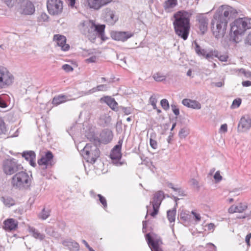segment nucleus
<instances>
[{
    "label": "nucleus",
    "instance_id": "obj_1",
    "mask_svg": "<svg viewBox=\"0 0 251 251\" xmlns=\"http://www.w3.org/2000/svg\"><path fill=\"white\" fill-rule=\"evenodd\" d=\"M232 7L222 5L216 12L211 21V29L217 39L223 37L226 32L228 21L234 12Z\"/></svg>",
    "mask_w": 251,
    "mask_h": 251
},
{
    "label": "nucleus",
    "instance_id": "obj_2",
    "mask_svg": "<svg viewBox=\"0 0 251 251\" xmlns=\"http://www.w3.org/2000/svg\"><path fill=\"white\" fill-rule=\"evenodd\" d=\"M190 14L181 10L174 15L173 25L176 34L184 40L187 39L190 29Z\"/></svg>",
    "mask_w": 251,
    "mask_h": 251
},
{
    "label": "nucleus",
    "instance_id": "obj_3",
    "mask_svg": "<svg viewBox=\"0 0 251 251\" xmlns=\"http://www.w3.org/2000/svg\"><path fill=\"white\" fill-rule=\"evenodd\" d=\"M32 178L31 175H29L25 171L21 170L12 177L11 185L15 189H27L31 185Z\"/></svg>",
    "mask_w": 251,
    "mask_h": 251
},
{
    "label": "nucleus",
    "instance_id": "obj_4",
    "mask_svg": "<svg viewBox=\"0 0 251 251\" xmlns=\"http://www.w3.org/2000/svg\"><path fill=\"white\" fill-rule=\"evenodd\" d=\"M247 23L244 18H238L230 24L229 40L235 43H239L240 36L243 35L247 29Z\"/></svg>",
    "mask_w": 251,
    "mask_h": 251
},
{
    "label": "nucleus",
    "instance_id": "obj_5",
    "mask_svg": "<svg viewBox=\"0 0 251 251\" xmlns=\"http://www.w3.org/2000/svg\"><path fill=\"white\" fill-rule=\"evenodd\" d=\"M80 153L87 162L94 164L100 156V151L98 146L88 143L81 151Z\"/></svg>",
    "mask_w": 251,
    "mask_h": 251
},
{
    "label": "nucleus",
    "instance_id": "obj_6",
    "mask_svg": "<svg viewBox=\"0 0 251 251\" xmlns=\"http://www.w3.org/2000/svg\"><path fill=\"white\" fill-rule=\"evenodd\" d=\"M23 169L22 165L13 158L7 159L3 163V172L6 175L16 174Z\"/></svg>",
    "mask_w": 251,
    "mask_h": 251
},
{
    "label": "nucleus",
    "instance_id": "obj_7",
    "mask_svg": "<svg viewBox=\"0 0 251 251\" xmlns=\"http://www.w3.org/2000/svg\"><path fill=\"white\" fill-rule=\"evenodd\" d=\"M122 142V140L119 141L118 144L115 145L112 149L109 155L112 160V163L117 167L126 164V162L125 161L121 160L122 158L121 149Z\"/></svg>",
    "mask_w": 251,
    "mask_h": 251
},
{
    "label": "nucleus",
    "instance_id": "obj_8",
    "mask_svg": "<svg viewBox=\"0 0 251 251\" xmlns=\"http://www.w3.org/2000/svg\"><path fill=\"white\" fill-rule=\"evenodd\" d=\"M94 21L88 20L82 24L80 28L81 33L88 38L91 42H94L96 40V32L94 31Z\"/></svg>",
    "mask_w": 251,
    "mask_h": 251
},
{
    "label": "nucleus",
    "instance_id": "obj_9",
    "mask_svg": "<svg viewBox=\"0 0 251 251\" xmlns=\"http://www.w3.org/2000/svg\"><path fill=\"white\" fill-rule=\"evenodd\" d=\"M14 81L13 75L6 68L0 67V89L11 85Z\"/></svg>",
    "mask_w": 251,
    "mask_h": 251
},
{
    "label": "nucleus",
    "instance_id": "obj_10",
    "mask_svg": "<svg viewBox=\"0 0 251 251\" xmlns=\"http://www.w3.org/2000/svg\"><path fill=\"white\" fill-rule=\"evenodd\" d=\"M47 7L50 15H58L62 12L63 1L61 0H48Z\"/></svg>",
    "mask_w": 251,
    "mask_h": 251
},
{
    "label": "nucleus",
    "instance_id": "obj_11",
    "mask_svg": "<svg viewBox=\"0 0 251 251\" xmlns=\"http://www.w3.org/2000/svg\"><path fill=\"white\" fill-rule=\"evenodd\" d=\"M116 11L107 7L102 10V17L105 22L109 25H114L118 20V16Z\"/></svg>",
    "mask_w": 251,
    "mask_h": 251
},
{
    "label": "nucleus",
    "instance_id": "obj_12",
    "mask_svg": "<svg viewBox=\"0 0 251 251\" xmlns=\"http://www.w3.org/2000/svg\"><path fill=\"white\" fill-rule=\"evenodd\" d=\"M35 11V6L33 3L28 0H23L20 4L19 12L25 15H32Z\"/></svg>",
    "mask_w": 251,
    "mask_h": 251
},
{
    "label": "nucleus",
    "instance_id": "obj_13",
    "mask_svg": "<svg viewBox=\"0 0 251 251\" xmlns=\"http://www.w3.org/2000/svg\"><path fill=\"white\" fill-rule=\"evenodd\" d=\"M134 36V33L130 31H113L111 34L113 39L125 42Z\"/></svg>",
    "mask_w": 251,
    "mask_h": 251
},
{
    "label": "nucleus",
    "instance_id": "obj_14",
    "mask_svg": "<svg viewBox=\"0 0 251 251\" xmlns=\"http://www.w3.org/2000/svg\"><path fill=\"white\" fill-rule=\"evenodd\" d=\"M251 127V118L248 116L242 117L238 123V130L240 132L248 131Z\"/></svg>",
    "mask_w": 251,
    "mask_h": 251
},
{
    "label": "nucleus",
    "instance_id": "obj_15",
    "mask_svg": "<svg viewBox=\"0 0 251 251\" xmlns=\"http://www.w3.org/2000/svg\"><path fill=\"white\" fill-rule=\"evenodd\" d=\"M196 21L199 24V28L202 34H204L207 30L208 18L203 14H199L196 17Z\"/></svg>",
    "mask_w": 251,
    "mask_h": 251
},
{
    "label": "nucleus",
    "instance_id": "obj_16",
    "mask_svg": "<svg viewBox=\"0 0 251 251\" xmlns=\"http://www.w3.org/2000/svg\"><path fill=\"white\" fill-rule=\"evenodd\" d=\"M53 40L55 41L57 45L61 47V50L64 51H68L70 46L67 44L66 37L60 34H55L53 36Z\"/></svg>",
    "mask_w": 251,
    "mask_h": 251
},
{
    "label": "nucleus",
    "instance_id": "obj_17",
    "mask_svg": "<svg viewBox=\"0 0 251 251\" xmlns=\"http://www.w3.org/2000/svg\"><path fill=\"white\" fill-rule=\"evenodd\" d=\"M207 58H211L213 59L214 57L218 58L219 60L222 62H226L228 58V56L226 54H221L217 50H210L206 55Z\"/></svg>",
    "mask_w": 251,
    "mask_h": 251
},
{
    "label": "nucleus",
    "instance_id": "obj_18",
    "mask_svg": "<svg viewBox=\"0 0 251 251\" xmlns=\"http://www.w3.org/2000/svg\"><path fill=\"white\" fill-rule=\"evenodd\" d=\"M164 199V194L162 191H158L154 194L152 201H150L152 205L157 208H159L162 201Z\"/></svg>",
    "mask_w": 251,
    "mask_h": 251
},
{
    "label": "nucleus",
    "instance_id": "obj_19",
    "mask_svg": "<svg viewBox=\"0 0 251 251\" xmlns=\"http://www.w3.org/2000/svg\"><path fill=\"white\" fill-rule=\"evenodd\" d=\"M105 25H96L94 22V31L96 32V38L98 36L101 40L104 41L107 39V38L104 35V30Z\"/></svg>",
    "mask_w": 251,
    "mask_h": 251
},
{
    "label": "nucleus",
    "instance_id": "obj_20",
    "mask_svg": "<svg viewBox=\"0 0 251 251\" xmlns=\"http://www.w3.org/2000/svg\"><path fill=\"white\" fill-rule=\"evenodd\" d=\"M146 239L151 251H162L159 248L158 241L154 240L150 233L146 235Z\"/></svg>",
    "mask_w": 251,
    "mask_h": 251
},
{
    "label": "nucleus",
    "instance_id": "obj_21",
    "mask_svg": "<svg viewBox=\"0 0 251 251\" xmlns=\"http://www.w3.org/2000/svg\"><path fill=\"white\" fill-rule=\"evenodd\" d=\"M22 155L26 160L29 161V164L31 166L34 167L36 166V164L35 162L36 154L34 151H24L23 152Z\"/></svg>",
    "mask_w": 251,
    "mask_h": 251
},
{
    "label": "nucleus",
    "instance_id": "obj_22",
    "mask_svg": "<svg viewBox=\"0 0 251 251\" xmlns=\"http://www.w3.org/2000/svg\"><path fill=\"white\" fill-rule=\"evenodd\" d=\"M100 137L101 143L107 144L112 140L113 135L111 130L105 129L100 134Z\"/></svg>",
    "mask_w": 251,
    "mask_h": 251
},
{
    "label": "nucleus",
    "instance_id": "obj_23",
    "mask_svg": "<svg viewBox=\"0 0 251 251\" xmlns=\"http://www.w3.org/2000/svg\"><path fill=\"white\" fill-rule=\"evenodd\" d=\"M101 100L106 103L113 110L118 111V103L114 98L110 96H105L102 98Z\"/></svg>",
    "mask_w": 251,
    "mask_h": 251
},
{
    "label": "nucleus",
    "instance_id": "obj_24",
    "mask_svg": "<svg viewBox=\"0 0 251 251\" xmlns=\"http://www.w3.org/2000/svg\"><path fill=\"white\" fill-rule=\"evenodd\" d=\"M182 103L184 106L189 108L196 109H200L201 108V104L195 100L184 99L182 100Z\"/></svg>",
    "mask_w": 251,
    "mask_h": 251
},
{
    "label": "nucleus",
    "instance_id": "obj_25",
    "mask_svg": "<svg viewBox=\"0 0 251 251\" xmlns=\"http://www.w3.org/2000/svg\"><path fill=\"white\" fill-rule=\"evenodd\" d=\"M248 206L247 204L240 203L238 205H232L228 209L230 213H242L247 209Z\"/></svg>",
    "mask_w": 251,
    "mask_h": 251
},
{
    "label": "nucleus",
    "instance_id": "obj_26",
    "mask_svg": "<svg viewBox=\"0 0 251 251\" xmlns=\"http://www.w3.org/2000/svg\"><path fill=\"white\" fill-rule=\"evenodd\" d=\"M18 226V222L13 219H9L4 222V228L6 230L11 231Z\"/></svg>",
    "mask_w": 251,
    "mask_h": 251
},
{
    "label": "nucleus",
    "instance_id": "obj_27",
    "mask_svg": "<svg viewBox=\"0 0 251 251\" xmlns=\"http://www.w3.org/2000/svg\"><path fill=\"white\" fill-rule=\"evenodd\" d=\"M63 246L67 247L70 250L77 251L79 249V245L72 239L64 240L62 242Z\"/></svg>",
    "mask_w": 251,
    "mask_h": 251
},
{
    "label": "nucleus",
    "instance_id": "obj_28",
    "mask_svg": "<svg viewBox=\"0 0 251 251\" xmlns=\"http://www.w3.org/2000/svg\"><path fill=\"white\" fill-rule=\"evenodd\" d=\"M53 157V155L52 152L50 151H48L46 152L44 156H43L40 159L38 160V164L40 166H47L49 164V162L52 159Z\"/></svg>",
    "mask_w": 251,
    "mask_h": 251
},
{
    "label": "nucleus",
    "instance_id": "obj_29",
    "mask_svg": "<svg viewBox=\"0 0 251 251\" xmlns=\"http://www.w3.org/2000/svg\"><path fill=\"white\" fill-rule=\"evenodd\" d=\"M10 103V97L9 95L3 93L0 95V107L6 108Z\"/></svg>",
    "mask_w": 251,
    "mask_h": 251
},
{
    "label": "nucleus",
    "instance_id": "obj_30",
    "mask_svg": "<svg viewBox=\"0 0 251 251\" xmlns=\"http://www.w3.org/2000/svg\"><path fill=\"white\" fill-rule=\"evenodd\" d=\"M111 121V118L110 116L106 113H104L100 116L98 123L100 126L105 127L110 124Z\"/></svg>",
    "mask_w": 251,
    "mask_h": 251
},
{
    "label": "nucleus",
    "instance_id": "obj_31",
    "mask_svg": "<svg viewBox=\"0 0 251 251\" xmlns=\"http://www.w3.org/2000/svg\"><path fill=\"white\" fill-rule=\"evenodd\" d=\"M177 5V0H167L163 3V7L166 12H169Z\"/></svg>",
    "mask_w": 251,
    "mask_h": 251
},
{
    "label": "nucleus",
    "instance_id": "obj_32",
    "mask_svg": "<svg viewBox=\"0 0 251 251\" xmlns=\"http://www.w3.org/2000/svg\"><path fill=\"white\" fill-rule=\"evenodd\" d=\"M194 44L195 45V50L196 52V53L199 55V56H202L204 57L205 58L208 59L209 61L211 60V58H207L206 57V55L207 54V53H206V51L204 49H202L201 48L200 46L198 44V43L195 41L194 43Z\"/></svg>",
    "mask_w": 251,
    "mask_h": 251
},
{
    "label": "nucleus",
    "instance_id": "obj_33",
    "mask_svg": "<svg viewBox=\"0 0 251 251\" xmlns=\"http://www.w3.org/2000/svg\"><path fill=\"white\" fill-rule=\"evenodd\" d=\"M29 231L34 238L38 239L40 241L43 240L45 237V235L44 234L41 233L37 229L33 227H29Z\"/></svg>",
    "mask_w": 251,
    "mask_h": 251
},
{
    "label": "nucleus",
    "instance_id": "obj_34",
    "mask_svg": "<svg viewBox=\"0 0 251 251\" xmlns=\"http://www.w3.org/2000/svg\"><path fill=\"white\" fill-rule=\"evenodd\" d=\"M88 5L90 8L99 10L103 7L100 0H87Z\"/></svg>",
    "mask_w": 251,
    "mask_h": 251
},
{
    "label": "nucleus",
    "instance_id": "obj_35",
    "mask_svg": "<svg viewBox=\"0 0 251 251\" xmlns=\"http://www.w3.org/2000/svg\"><path fill=\"white\" fill-rule=\"evenodd\" d=\"M8 128L6 127L5 123L3 120L0 119V138H6V136L8 135Z\"/></svg>",
    "mask_w": 251,
    "mask_h": 251
},
{
    "label": "nucleus",
    "instance_id": "obj_36",
    "mask_svg": "<svg viewBox=\"0 0 251 251\" xmlns=\"http://www.w3.org/2000/svg\"><path fill=\"white\" fill-rule=\"evenodd\" d=\"M67 100V96L65 95H60L55 96L53 98L52 103L57 106L61 103L66 102Z\"/></svg>",
    "mask_w": 251,
    "mask_h": 251
},
{
    "label": "nucleus",
    "instance_id": "obj_37",
    "mask_svg": "<svg viewBox=\"0 0 251 251\" xmlns=\"http://www.w3.org/2000/svg\"><path fill=\"white\" fill-rule=\"evenodd\" d=\"M1 200L3 202L4 204L8 207H10L11 206H12L15 204L14 200L12 198L9 197H2L1 198Z\"/></svg>",
    "mask_w": 251,
    "mask_h": 251
},
{
    "label": "nucleus",
    "instance_id": "obj_38",
    "mask_svg": "<svg viewBox=\"0 0 251 251\" xmlns=\"http://www.w3.org/2000/svg\"><path fill=\"white\" fill-rule=\"evenodd\" d=\"M176 208L167 211V218L170 223L174 222L176 219Z\"/></svg>",
    "mask_w": 251,
    "mask_h": 251
},
{
    "label": "nucleus",
    "instance_id": "obj_39",
    "mask_svg": "<svg viewBox=\"0 0 251 251\" xmlns=\"http://www.w3.org/2000/svg\"><path fill=\"white\" fill-rule=\"evenodd\" d=\"M86 136L87 138L89 139L90 141L94 142V144H93V145H96L97 146L98 145H100L101 143V138L100 139L94 134H92L91 137H90V135L89 134L87 135Z\"/></svg>",
    "mask_w": 251,
    "mask_h": 251
},
{
    "label": "nucleus",
    "instance_id": "obj_40",
    "mask_svg": "<svg viewBox=\"0 0 251 251\" xmlns=\"http://www.w3.org/2000/svg\"><path fill=\"white\" fill-rule=\"evenodd\" d=\"M189 134V130L186 128L184 127L181 128L178 133V136L181 139H185Z\"/></svg>",
    "mask_w": 251,
    "mask_h": 251
},
{
    "label": "nucleus",
    "instance_id": "obj_41",
    "mask_svg": "<svg viewBox=\"0 0 251 251\" xmlns=\"http://www.w3.org/2000/svg\"><path fill=\"white\" fill-rule=\"evenodd\" d=\"M118 111L122 112L126 115H128L131 114L132 109L130 107H124L120 106L118 107Z\"/></svg>",
    "mask_w": 251,
    "mask_h": 251
},
{
    "label": "nucleus",
    "instance_id": "obj_42",
    "mask_svg": "<svg viewBox=\"0 0 251 251\" xmlns=\"http://www.w3.org/2000/svg\"><path fill=\"white\" fill-rule=\"evenodd\" d=\"M50 215V210H46L45 208H43L41 212L40 213L39 217V218L44 220L47 219Z\"/></svg>",
    "mask_w": 251,
    "mask_h": 251
},
{
    "label": "nucleus",
    "instance_id": "obj_43",
    "mask_svg": "<svg viewBox=\"0 0 251 251\" xmlns=\"http://www.w3.org/2000/svg\"><path fill=\"white\" fill-rule=\"evenodd\" d=\"M98 197L100 202L101 203L103 208L105 209L107 207V201L106 199L100 194H98Z\"/></svg>",
    "mask_w": 251,
    "mask_h": 251
},
{
    "label": "nucleus",
    "instance_id": "obj_44",
    "mask_svg": "<svg viewBox=\"0 0 251 251\" xmlns=\"http://www.w3.org/2000/svg\"><path fill=\"white\" fill-rule=\"evenodd\" d=\"M49 16L45 12H43L38 18V22H48Z\"/></svg>",
    "mask_w": 251,
    "mask_h": 251
},
{
    "label": "nucleus",
    "instance_id": "obj_45",
    "mask_svg": "<svg viewBox=\"0 0 251 251\" xmlns=\"http://www.w3.org/2000/svg\"><path fill=\"white\" fill-rule=\"evenodd\" d=\"M160 104L164 110L166 111L169 109L170 105L167 99H162L160 101Z\"/></svg>",
    "mask_w": 251,
    "mask_h": 251
},
{
    "label": "nucleus",
    "instance_id": "obj_46",
    "mask_svg": "<svg viewBox=\"0 0 251 251\" xmlns=\"http://www.w3.org/2000/svg\"><path fill=\"white\" fill-rule=\"evenodd\" d=\"M242 100L240 98H237L233 100L232 105L231 108H238L240 106L241 104Z\"/></svg>",
    "mask_w": 251,
    "mask_h": 251
},
{
    "label": "nucleus",
    "instance_id": "obj_47",
    "mask_svg": "<svg viewBox=\"0 0 251 251\" xmlns=\"http://www.w3.org/2000/svg\"><path fill=\"white\" fill-rule=\"evenodd\" d=\"M153 78L156 81H162L165 79L164 75H161L160 73H156L153 75Z\"/></svg>",
    "mask_w": 251,
    "mask_h": 251
},
{
    "label": "nucleus",
    "instance_id": "obj_48",
    "mask_svg": "<svg viewBox=\"0 0 251 251\" xmlns=\"http://www.w3.org/2000/svg\"><path fill=\"white\" fill-rule=\"evenodd\" d=\"M171 108L173 110V113L176 116H178L179 114V109L177 107V106L174 104H171Z\"/></svg>",
    "mask_w": 251,
    "mask_h": 251
},
{
    "label": "nucleus",
    "instance_id": "obj_49",
    "mask_svg": "<svg viewBox=\"0 0 251 251\" xmlns=\"http://www.w3.org/2000/svg\"><path fill=\"white\" fill-rule=\"evenodd\" d=\"M222 178L223 177L220 175V172L219 171H217L214 175V178L217 182H219L221 181Z\"/></svg>",
    "mask_w": 251,
    "mask_h": 251
},
{
    "label": "nucleus",
    "instance_id": "obj_50",
    "mask_svg": "<svg viewBox=\"0 0 251 251\" xmlns=\"http://www.w3.org/2000/svg\"><path fill=\"white\" fill-rule=\"evenodd\" d=\"M98 91H106L108 87L106 84H100L97 86Z\"/></svg>",
    "mask_w": 251,
    "mask_h": 251
},
{
    "label": "nucleus",
    "instance_id": "obj_51",
    "mask_svg": "<svg viewBox=\"0 0 251 251\" xmlns=\"http://www.w3.org/2000/svg\"><path fill=\"white\" fill-rule=\"evenodd\" d=\"M62 68L66 72H70L73 70V67L69 64H64L62 66Z\"/></svg>",
    "mask_w": 251,
    "mask_h": 251
},
{
    "label": "nucleus",
    "instance_id": "obj_52",
    "mask_svg": "<svg viewBox=\"0 0 251 251\" xmlns=\"http://www.w3.org/2000/svg\"><path fill=\"white\" fill-rule=\"evenodd\" d=\"M6 5L9 7H12L17 0H2Z\"/></svg>",
    "mask_w": 251,
    "mask_h": 251
},
{
    "label": "nucleus",
    "instance_id": "obj_53",
    "mask_svg": "<svg viewBox=\"0 0 251 251\" xmlns=\"http://www.w3.org/2000/svg\"><path fill=\"white\" fill-rule=\"evenodd\" d=\"M150 143L151 147L153 149H156L157 148V142L151 139L150 138Z\"/></svg>",
    "mask_w": 251,
    "mask_h": 251
},
{
    "label": "nucleus",
    "instance_id": "obj_54",
    "mask_svg": "<svg viewBox=\"0 0 251 251\" xmlns=\"http://www.w3.org/2000/svg\"><path fill=\"white\" fill-rule=\"evenodd\" d=\"M240 72L242 74H243L245 75V76H246L247 77H249V78H251V72H250L249 71H246L244 69H241L240 70Z\"/></svg>",
    "mask_w": 251,
    "mask_h": 251
},
{
    "label": "nucleus",
    "instance_id": "obj_55",
    "mask_svg": "<svg viewBox=\"0 0 251 251\" xmlns=\"http://www.w3.org/2000/svg\"><path fill=\"white\" fill-rule=\"evenodd\" d=\"M45 231L46 233L50 236H53L54 231L51 227H48L46 228Z\"/></svg>",
    "mask_w": 251,
    "mask_h": 251
},
{
    "label": "nucleus",
    "instance_id": "obj_56",
    "mask_svg": "<svg viewBox=\"0 0 251 251\" xmlns=\"http://www.w3.org/2000/svg\"><path fill=\"white\" fill-rule=\"evenodd\" d=\"M97 57L96 56H92L86 59V62L87 63H94L96 62Z\"/></svg>",
    "mask_w": 251,
    "mask_h": 251
},
{
    "label": "nucleus",
    "instance_id": "obj_57",
    "mask_svg": "<svg viewBox=\"0 0 251 251\" xmlns=\"http://www.w3.org/2000/svg\"><path fill=\"white\" fill-rule=\"evenodd\" d=\"M152 207H153V210L150 214L152 217H154L157 214V213L158 212L159 208H157L155 206H152Z\"/></svg>",
    "mask_w": 251,
    "mask_h": 251
},
{
    "label": "nucleus",
    "instance_id": "obj_58",
    "mask_svg": "<svg viewBox=\"0 0 251 251\" xmlns=\"http://www.w3.org/2000/svg\"><path fill=\"white\" fill-rule=\"evenodd\" d=\"M114 78V76L110 78L109 79L106 78L104 77H101V82H104L106 81V82H107L108 83H111L113 82V79Z\"/></svg>",
    "mask_w": 251,
    "mask_h": 251
},
{
    "label": "nucleus",
    "instance_id": "obj_59",
    "mask_svg": "<svg viewBox=\"0 0 251 251\" xmlns=\"http://www.w3.org/2000/svg\"><path fill=\"white\" fill-rule=\"evenodd\" d=\"M168 186L169 188L172 189L174 191H176V192H181L180 188H178L174 187V185H173V184L172 183H168Z\"/></svg>",
    "mask_w": 251,
    "mask_h": 251
},
{
    "label": "nucleus",
    "instance_id": "obj_60",
    "mask_svg": "<svg viewBox=\"0 0 251 251\" xmlns=\"http://www.w3.org/2000/svg\"><path fill=\"white\" fill-rule=\"evenodd\" d=\"M190 182L191 183V185L197 187L199 188V182L195 178H192L190 180Z\"/></svg>",
    "mask_w": 251,
    "mask_h": 251
},
{
    "label": "nucleus",
    "instance_id": "obj_61",
    "mask_svg": "<svg viewBox=\"0 0 251 251\" xmlns=\"http://www.w3.org/2000/svg\"><path fill=\"white\" fill-rule=\"evenodd\" d=\"M97 87H94L92 89L89 90V91L86 92L84 94L86 95H90V94H92L97 91H98V90H97Z\"/></svg>",
    "mask_w": 251,
    "mask_h": 251
},
{
    "label": "nucleus",
    "instance_id": "obj_62",
    "mask_svg": "<svg viewBox=\"0 0 251 251\" xmlns=\"http://www.w3.org/2000/svg\"><path fill=\"white\" fill-rule=\"evenodd\" d=\"M157 100L155 96H151L150 98V102L151 104L156 103Z\"/></svg>",
    "mask_w": 251,
    "mask_h": 251
},
{
    "label": "nucleus",
    "instance_id": "obj_63",
    "mask_svg": "<svg viewBox=\"0 0 251 251\" xmlns=\"http://www.w3.org/2000/svg\"><path fill=\"white\" fill-rule=\"evenodd\" d=\"M251 238V233L248 234L245 238L246 242L248 246H250V239Z\"/></svg>",
    "mask_w": 251,
    "mask_h": 251
},
{
    "label": "nucleus",
    "instance_id": "obj_64",
    "mask_svg": "<svg viewBox=\"0 0 251 251\" xmlns=\"http://www.w3.org/2000/svg\"><path fill=\"white\" fill-rule=\"evenodd\" d=\"M245 19L246 23H247V28L250 29L251 28V18L250 19H247L244 18Z\"/></svg>",
    "mask_w": 251,
    "mask_h": 251
}]
</instances>
